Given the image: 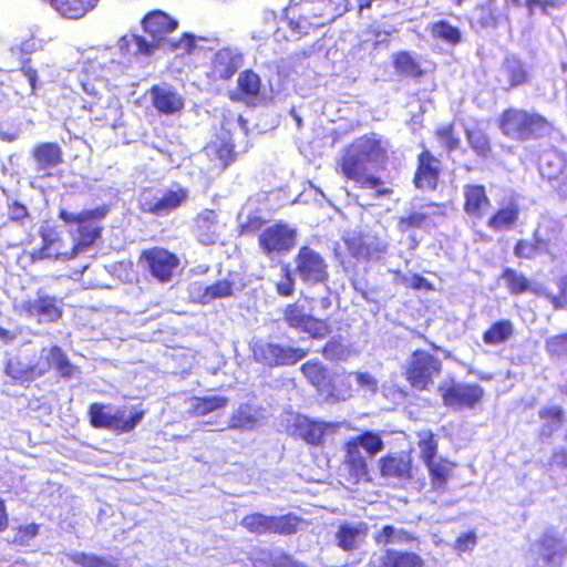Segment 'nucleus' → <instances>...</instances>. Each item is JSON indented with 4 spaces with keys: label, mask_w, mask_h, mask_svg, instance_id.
Listing matches in <instances>:
<instances>
[{
    "label": "nucleus",
    "mask_w": 567,
    "mask_h": 567,
    "mask_svg": "<svg viewBox=\"0 0 567 567\" xmlns=\"http://www.w3.org/2000/svg\"><path fill=\"white\" fill-rule=\"evenodd\" d=\"M282 318L289 328L307 333L312 340H323L329 337L332 331L327 319L306 313L302 306L295 302L285 306Z\"/></svg>",
    "instance_id": "13"
},
{
    "label": "nucleus",
    "mask_w": 567,
    "mask_h": 567,
    "mask_svg": "<svg viewBox=\"0 0 567 567\" xmlns=\"http://www.w3.org/2000/svg\"><path fill=\"white\" fill-rule=\"evenodd\" d=\"M405 287L413 290H425L430 291L433 289V285L419 274H414L411 278L402 277L400 280Z\"/></svg>",
    "instance_id": "64"
},
{
    "label": "nucleus",
    "mask_w": 567,
    "mask_h": 567,
    "mask_svg": "<svg viewBox=\"0 0 567 567\" xmlns=\"http://www.w3.org/2000/svg\"><path fill=\"white\" fill-rule=\"evenodd\" d=\"M501 133L516 142L538 140L553 130L551 123L536 112L519 107H506L497 118Z\"/></svg>",
    "instance_id": "2"
},
{
    "label": "nucleus",
    "mask_w": 567,
    "mask_h": 567,
    "mask_svg": "<svg viewBox=\"0 0 567 567\" xmlns=\"http://www.w3.org/2000/svg\"><path fill=\"white\" fill-rule=\"evenodd\" d=\"M437 392L446 408L457 410L476 408L485 395V391L480 384L455 380L440 384Z\"/></svg>",
    "instance_id": "11"
},
{
    "label": "nucleus",
    "mask_w": 567,
    "mask_h": 567,
    "mask_svg": "<svg viewBox=\"0 0 567 567\" xmlns=\"http://www.w3.org/2000/svg\"><path fill=\"white\" fill-rule=\"evenodd\" d=\"M261 79L251 69L241 71L237 78L236 91L230 94V100L254 105L261 93Z\"/></svg>",
    "instance_id": "24"
},
{
    "label": "nucleus",
    "mask_w": 567,
    "mask_h": 567,
    "mask_svg": "<svg viewBox=\"0 0 567 567\" xmlns=\"http://www.w3.org/2000/svg\"><path fill=\"white\" fill-rule=\"evenodd\" d=\"M427 29L434 39L442 40L451 45H456L462 41L458 28L446 20L433 22Z\"/></svg>",
    "instance_id": "46"
},
{
    "label": "nucleus",
    "mask_w": 567,
    "mask_h": 567,
    "mask_svg": "<svg viewBox=\"0 0 567 567\" xmlns=\"http://www.w3.org/2000/svg\"><path fill=\"white\" fill-rule=\"evenodd\" d=\"M256 416L251 412L248 404L240 405L233 412L228 421V429L231 430H249L255 426Z\"/></svg>",
    "instance_id": "52"
},
{
    "label": "nucleus",
    "mask_w": 567,
    "mask_h": 567,
    "mask_svg": "<svg viewBox=\"0 0 567 567\" xmlns=\"http://www.w3.org/2000/svg\"><path fill=\"white\" fill-rule=\"evenodd\" d=\"M533 74L529 65L517 55H507L504 58L499 69L498 82L505 83L503 87L506 92L529 85Z\"/></svg>",
    "instance_id": "18"
},
{
    "label": "nucleus",
    "mask_w": 567,
    "mask_h": 567,
    "mask_svg": "<svg viewBox=\"0 0 567 567\" xmlns=\"http://www.w3.org/2000/svg\"><path fill=\"white\" fill-rule=\"evenodd\" d=\"M347 248L351 256L354 258L369 259L371 256L370 247L364 244L361 239H350L347 241Z\"/></svg>",
    "instance_id": "63"
},
{
    "label": "nucleus",
    "mask_w": 567,
    "mask_h": 567,
    "mask_svg": "<svg viewBox=\"0 0 567 567\" xmlns=\"http://www.w3.org/2000/svg\"><path fill=\"white\" fill-rule=\"evenodd\" d=\"M266 219L258 215H248L244 223L238 225L237 231L239 236H252L261 233Z\"/></svg>",
    "instance_id": "61"
},
{
    "label": "nucleus",
    "mask_w": 567,
    "mask_h": 567,
    "mask_svg": "<svg viewBox=\"0 0 567 567\" xmlns=\"http://www.w3.org/2000/svg\"><path fill=\"white\" fill-rule=\"evenodd\" d=\"M551 165V161L547 159L546 163H542L540 171L542 175L548 181H554L557 184L554 186L555 190L561 198L567 197V176L564 175L563 169L559 171L558 174H554L547 169V166Z\"/></svg>",
    "instance_id": "59"
},
{
    "label": "nucleus",
    "mask_w": 567,
    "mask_h": 567,
    "mask_svg": "<svg viewBox=\"0 0 567 567\" xmlns=\"http://www.w3.org/2000/svg\"><path fill=\"white\" fill-rule=\"evenodd\" d=\"M320 353L328 361H341L348 358L349 349L338 336L329 339L320 349Z\"/></svg>",
    "instance_id": "55"
},
{
    "label": "nucleus",
    "mask_w": 567,
    "mask_h": 567,
    "mask_svg": "<svg viewBox=\"0 0 567 567\" xmlns=\"http://www.w3.org/2000/svg\"><path fill=\"white\" fill-rule=\"evenodd\" d=\"M369 527L364 522L357 525L341 524L336 532L337 546L343 551H353L364 542Z\"/></svg>",
    "instance_id": "29"
},
{
    "label": "nucleus",
    "mask_w": 567,
    "mask_h": 567,
    "mask_svg": "<svg viewBox=\"0 0 567 567\" xmlns=\"http://www.w3.org/2000/svg\"><path fill=\"white\" fill-rule=\"evenodd\" d=\"M187 198L188 190L185 187L168 189L159 199L147 204V206L143 208V212L154 216H164L181 207Z\"/></svg>",
    "instance_id": "28"
},
{
    "label": "nucleus",
    "mask_w": 567,
    "mask_h": 567,
    "mask_svg": "<svg viewBox=\"0 0 567 567\" xmlns=\"http://www.w3.org/2000/svg\"><path fill=\"white\" fill-rule=\"evenodd\" d=\"M138 265L159 284L173 280L181 266L179 257L165 247L154 246L140 252Z\"/></svg>",
    "instance_id": "9"
},
{
    "label": "nucleus",
    "mask_w": 567,
    "mask_h": 567,
    "mask_svg": "<svg viewBox=\"0 0 567 567\" xmlns=\"http://www.w3.org/2000/svg\"><path fill=\"white\" fill-rule=\"evenodd\" d=\"M30 156L34 163L37 172H41L44 177H52L53 169L61 166L64 162V153L56 142H40L35 144Z\"/></svg>",
    "instance_id": "19"
},
{
    "label": "nucleus",
    "mask_w": 567,
    "mask_h": 567,
    "mask_svg": "<svg viewBox=\"0 0 567 567\" xmlns=\"http://www.w3.org/2000/svg\"><path fill=\"white\" fill-rule=\"evenodd\" d=\"M293 260L296 271L302 282L319 285L328 281V264L323 256L310 246H301Z\"/></svg>",
    "instance_id": "15"
},
{
    "label": "nucleus",
    "mask_w": 567,
    "mask_h": 567,
    "mask_svg": "<svg viewBox=\"0 0 567 567\" xmlns=\"http://www.w3.org/2000/svg\"><path fill=\"white\" fill-rule=\"evenodd\" d=\"M238 70L236 56L227 49L218 50L212 61L208 76L213 81H226L231 79Z\"/></svg>",
    "instance_id": "30"
},
{
    "label": "nucleus",
    "mask_w": 567,
    "mask_h": 567,
    "mask_svg": "<svg viewBox=\"0 0 567 567\" xmlns=\"http://www.w3.org/2000/svg\"><path fill=\"white\" fill-rule=\"evenodd\" d=\"M431 216L427 213L411 209L406 215L400 216L396 220V228L405 234L414 229H421L430 225Z\"/></svg>",
    "instance_id": "47"
},
{
    "label": "nucleus",
    "mask_w": 567,
    "mask_h": 567,
    "mask_svg": "<svg viewBox=\"0 0 567 567\" xmlns=\"http://www.w3.org/2000/svg\"><path fill=\"white\" fill-rule=\"evenodd\" d=\"M442 174V163L430 150L424 148L416 156L412 183L416 189L434 192Z\"/></svg>",
    "instance_id": "17"
},
{
    "label": "nucleus",
    "mask_w": 567,
    "mask_h": 567,
    "mask_svg": "<svg viewBox=\"0 0 567 567\" xmlns=\"http://www.w3.org/2000/svg\"><path fill=\"white\" fill-rule=\"evenodd\" d=\"M208 150L212 153V158L219 162L220 169H226L237 157L235 144L228 140L213 142Z\"/></svg>",
    "instance_id": "45"
},
{
    "label": "nucleus",
    "mask_w": 567,
    "mask_h": 567,
    "mask_svg": "<svg viewBox=\"0 0 567 567\" xmlns=\"http://www.w3.org/2000/svg\"><path fill=\"white\" fill-rule=\"evenodd\" d=\"M392 65L400 75L405 78L421 79L425 74L421 64L405 50L398 51L393 54Z\"/></svg>",
    "instance_id": "41"
},
{
    "label": "nucleus",
    "mask_w": 567,
    "mask_h": 567,
    "mask_svg": "<svg viewBox=\"0 0 567 567\" xmlns=\"http://www.w3.org/2000/svg\"><path fill=\"white\" fill-rule=\"evenodd\" d=\"M417 436L420 458L427 470L431 489L436 493H444L453 477L456 465L449 458L437 455L439 443L432 431H424Z\"/></svg>",
    "instance_id": "4"
},
{
    "label": "nucleus",
    "mask_w": 567,
    "mask_h": 567,
    "mask_svg": "<svg viewBox=\"0 0 567 567\" xmlns=\"http://www.w3.org/2000/svg\"><path fill=\"white\" fill-rule=\"evenodd\" d=\"M546 351L553 357L567 354V332L554 334L545 341Z\"/></svg>",
    "instance_id": "60"
},
{
    "label": "nucleus",
    "mask_w": 567,
    "mask_h": 567,
    "mask_svg": "<svg viewBox=\"0 0 567 567\" xmlns=\"http://www.w3.org/2000/svg\"><path fill=\"white\" fill-rule=\"evenodd\" d=\"M25 310L29 315L35 316L39 320L48 322L58 321L62 315L61 301L53 296H38L33 301L25 305Z\"/></svg>",
    "instance_id": "27"
},
{
    "label": "nucleus",
    "mask_w": 567,
    "mask_h": 567,
    "mask_svg": "<svg viewBox=\"0 0 567 567\" xmlns=\"http://www.w3.org/2000/svg\"><path fill=\"white\" fill-rule=\"evenodd\" d=\"M39 236L42 240L40 248L30 254V260L37 262L44 259L71 260L73 247L65 249V241L62 233L55 225H43L39 228Z\"/></svg>",
    "instance_id": "16"
},
{
    "label": "nucleus",
    "mask_w": 567,
    "mask_h": 567,
    "mask_svg": "<svg viewBox=\"0 0 567 567\" xmlns=\"http://www.w3.org/2000/svg\"><path fill=\"white\" fill-rule=\"evenodd\" d=\"M178 22L162 10H153L142 19V28L157 44L175 31Z\"/></svg>",
    "instance_id": "23"
},
{
    "label": "nucleus",
    "mask_w": 567,
    "mask_h": 567,
    "mask_svg": "<svg viewBox=\"0 0 567 567\" xmlns=\"http://www.w3.org/2000/svg\"><path fill=\"white\" fill-rule=\"evenodd\" d=\"M561 543V538L555 535L545 534L540 537L539 547L543 550L545 564H561L567 555V546Z\"/></svg>",
    "instance_id": "40"
},
{
    "label": "nucleus",
    "mask_w": 567,
    "mask_h": 567,
    "mask_svg": "<svg viewBox=\"0 0 567 567\" xmlns=\"http://www.w3.org/2000/svg\"><path fill=\"white\" fill-rule=\"evenodd\" d=\"M297 241V230L284 221L264 228L258 236L260 250L268 257L289 252Z\"/></svg>",
    "instance_id": "14"
},
{
    "label": "nucleus",
    "mask_w": 567,
    "mask_h": 567,
    "mask_svg": "<svg viewBox=\"0 0 567 567\" xmlns=\"http://www.w3.org/2000/svg\"><path fill=\"white\" fill-rule=\"evenodd\" d=\"M303 524L305 519L292 512L278 516L252 512L245 515L239 522V525L250 534H275L280 536L297 534Z\"/></svg>",
    "instance_id": "8"
},
{
    "label": "nucleus",
    "mask_w": 567,
    "mask_h": 567,
    "mask_svg": "<svg viewBox=\"0 0 567 567\" xmlns=\"http://www.w3.org/2000/svg\"><path fill=\"white\" fill-rule=\"evenodd\" d=\"M464 133L468 147L478 158L488 159L493 156V146L485 131L466 128Z\"/></svg>",
    "instance_id": "43"
},
{
    "label": "nucleus",
    "mask_w": 567,
    "mask_h": 567,
    "mask_svg": "<svg viewBox=\"0 0 567 567\" xmlns=\"http://www.w3.org/2000/svg\"><path fill=\"white\" fill-rule=\"evenodd\" d=\"M329 424L309 419L297 421L295 424V433L297 437L303 440L312 446H320L323 443V436Z\"/></svg>",
    "instance_id": "35"
},
{
    "label": "nucleus",
    "mask_w": 567,
    "mask_h": 567,
    "mask_svg": "<svg viewBox=\"0 0 567 567\" xmlns=\"http://www.w3.org/2000/svg\"><path fill=\"white\" fill-rule=\"evenodd\" d=\"M501 278L505 281L506 288L512 296H519L527 292L540 296L542 287L534 286L529 278L514 268H503Z\"/></svg>",
    "instance_id": "33"
},
{
    "label": "nucleus",
    "mask_w": 567,
    "mask_h": 567,
    "mask_svg": "<svg viewBox=\"0 0 567 567\" xmlns=\"http://www.w3.org/2000/svg\"><path fill=\"white\" fill-rule=\"evenodd\" d=\"M384 447V443L378 433L363 431L357 436L350 437L343 443V465L347 468L348 481L352 484L370 482V470L363 449L369 456H374Z\"/></svg>",
    "instance_id": "3"
},
{
    "label": "nucleus",
    "mask_w": 567,
    "mask_h": 567,
    "mask_svg": "<svg viewBox=\"0 0 567 567\" xmlns=\"http://www.w3.org/2000/svg\"><path fill=\"white\" fill-rule=\"evenodd\" d=\"M496 2L497 0H485L476 6L475 10L478 12L477 24L480 27L489 28L497 24L499 12Z\"/></svg>",
    "instance_id": "53"
},
{
    "label": "nucleus",
    "mask_w": 567,
    "mask_h": 567,
    "mask_svg": "<svg viewBox=\"0 0 567 567\" xmlns=\"http://www.w3.org/2000/svg\"><path fill=\"white\" fill-rule=\"evenodd\" d=\"M234 295V284L221 279L206 286L199 295L202 303H208L215 299L227 298Z\"/></svg>",
    "instance_id": "48"
},
{
    "label": "nucleus",
    "mask_w": 567,
    "mask_h": 567,
    "mask_svg": "<svg viewBox=\"0 0 567 567\" xmlns=\"http://www.w3.org/2000/svg\"><path fill=\"white\" fill-rule=\"evenodd\" d=\"M377 545L386 546L393 543L411 544L417 542V537L408 529H395L392 525H383L373 535Z\"/></svg>",
    "instance_id": "44"
},
{
    "label": "nucleus",
    "mask_w": 567,
    "mask_h": 567,
    "mask_svg": "<svg viewBox=\"0 0 567 567\" xmlns=\"http://www.w3.org/2000/svg\"><path fill=\"white\" fill-rule=\"evenodd\" d=\"M152 106L163 115L181 113L185 106L184 97L171 85L154 84L150 89Z\"/></svg>",
    "instance_id": "21"
},
{
    "label": "nucleus",
    "mask_w": 567,
    "mask_h": 567,
    "mask_svg": "<svg viewBox=\"0 0 567 567\" xmlns=\"http://www.w3.org/2000/svg\"><path fill=\"white\" fill-rule=\"evenodd\" d=\"M218 215L215 209L204 208L194 217L193 231L203 245H214L218 239Z\"/></svg>",
    "instance_id": "26"
},
{
    "label": "nucleus",
    "mask_w": 567,
    "mask_h": 567,
    "mask_svg": "<svg viewBox=\"0 0 567 567\" xmlns=\"http://www.w3.org/2000/svg\"><path fill=\"white\" fill-rule=\"evenodd\" d=\"M443 371L440 357L425 349H416L409 355L403 375L409 385L416 391H426Z\"/></svg>",
    "instance_id": "7"
},
{
    "label": "nucleus",
    "mask_w": 567,
    "mask_h": 567,
    "mask_svg": "<svg viewBox=\"0 0 567 567\" xmlns=\"http://www.w3.org/2000/svg\"><path fill=\"white\" fill-rule=\"evenodd\" d=\"M386 142L375 133L364 134L347 146L338 161V172L359 188L373 189L375 197L390 196L393 189L369 171V164L388 162Z\"/></svg>",
    "instance_id": "1"
},
{
    "label": "nucleus",
    "mask_w": 567,
    "mask_h": 567,
    "mask_svg": "<svg viewBox=\"0 0 567 567\" xmlns=\"http://www.w3.org/2000/svg\"><path fill=\"white\" fill-rule=\"evenodd\" d=\"M538 417L542 421L539 437H550L567 421L566 412L560 405H545L539 409Z\"/></svg>",
    "instance_id": "32"
},
{
    "label": "nucleus",
    "mask_w": 567,
    "mask_h": 567,
    "mask_svg": "<svg viewBox=\"0 0 567 567\" xmlns=\"http://www.w3.org/2000/svg\"><path fill=\"white\" fill-rule=\"evenodd\" d=\"M423 558L410 550L388 548L380 559V567H424Z\"/></svg>",
    "instance_id": "36"
},
{
    "label": "nucleus",
    "mask_w": 567,
    "mask_h": 567,
    "mask_svg": "<svg viewBox=\"0 0 567 567\" xmlns=\"http://www.w3.org/2000/svg\"><path fill=\"white\" fill-rule=\"evenodd\" d=\"M89 421L94 429H105L115 434H124L133 431L144 417V411L140 410L125 417L124 411L118 410L114 414L106 411L102 403H91L89 406Z\"/></svg>",
    "instance_id": "12"
},
{
    "label": "nucleus",
    "mask_w": 567,
    "mask_h": 567,
    "mask_svg": "<svg viewBox=\"0 0 567 567\" xmlns=\"http://www.w3.org/2000/svg\"><path fill=\"white\" fill-rule=\"evenodd\" d=\"M228 399L221 395L195 398L192 405V414L195 416H204L218 409L225 408Z\"/></svg>",
    "instance_id": "50"
},
{
    "label": "nucleus",
    "mask_w": 567,
    "mask_h": 567,
    "mask_svg": "<svg viewBox=\"0 0 567 567\" xmlns=\"http://www.w3.org/2000/svg\"><path fill=\"white\" fill-rule=\"evenodd\" d=\"M41 359L44 360V364H40V369H45V373L54 369L60 378L70 379L78 372V367L70 361L64 350L56 344L44 349Z\"/></svg>",
    "instance_id": "25"
},
{
    "label": "nucleus",
    "mask_w": 567,
    "mask_h": 567,
    "mask_svg": "<svg viewBox=\"0 0 567 567\" xmlns=\"http://www.w3.org/2000/svg\"><path fill=\"white\" fill-rule=\"evenodd\" d=\"M40 532V524L30 523L25 525H19L14 528V535L8 543L18 547H27L30 542L34 539Z\"/></svg>",
    "instance_id": "57"
},
{
    "label": "nucleus",
    "mask_w": 567,
    "mask_h": 567,
    "mask_svg": "<svg viewBox=\"0 0 567 567\" xmlns=\"http://www.w3.org/2000/svg\"><path fill=\"white\" fill-rule=\"evenodd\" d=\"M514 334V324L509 319L496 320L483 332L486 346H498L507 342Z\"/></svg>",
    "instance_id": "42"
},
{
    "label": "nucleus",
    "mask_w": 567,
    "mask_h": 567,
    "mask_svg": "<svg viewBox=\"0 0 567 567\" xmlns=\"http://www.w3.org/2000/svg\"><path fill=\"white\" fill-rule=\"evenodd\" d=\"M433 134L446 152H453L460 147L461 140L456 134L453 122L436 127Z\"/></svg>",
    "instance_id": "54"
},
{
    "label": "nucleus",
    "mask_w": 567,
    "mask_h": 567,
    "mask_svg": "<svg viewBox=\"0 0 567 567\" xmlns=\"http://www.w3.org/2000/svg\"><path fill=\"white\" fill-rule=\"evenodd\" d=\"M557 293H553L547 289L542 288L540 296L544 297L555 310H561L567 308V272L558 276L555 279Z\"/></svg>",
    "instance_id": "51"
},
{
    "label": "nucleus",
    "mask_w": 567,
    "mask_h": 567,
    "mask_svg": "<svg viewBox=\"0 0 567 567\" xmlns=\"http://www.w3.org/2000/svg\"><path fill=\"white\" fill-rule=\"evenodd\" d=\"M492 208V200L485 185L478 183L463 186V212L474 220L483 219Z\"/></svg>",
    "instance_id": "20"
},
{
    "label": "nucleus",
    "mask_w": 567,
    "mask_h": 567,
    "mask_svg": "<svg viewBox=\"0 0 567 567\" xmlns=\"http://www.w3.org/2000/svg\"><path fill=\"white\" fill-rule=\"evenodd\" d=\"M100 0H50L51 6L64 18L80 19L93 10Z\"/></svg>",
    "instance_id": "38"
},
{
    "label": "nucleus",
    "mask_w": 567,
    "mask_h": 567,
    "mask_svg": "<svg viewBox=\"0 0 567 567\" xmlns=\"http://www.w3.org/2000/svg\"><path fill=\"white\" fill-rule=\"evenodd\" d=\"M69 558L80 567H121L115 559L85 551L72 553Z\"/></svg>",
    "instance_id": "49"
},
{
    "label": "nucleus",
    "mask_w": 567,
    "mask_h": 567,
    "mask_svg": "<svg viewBox=\"0 0 567 567\" xmlns=\"http://www.w3.org/2000/svg\"><path fill=\"white\" fill-rule=\"evenodd\" d=\"M561 233L563 225L558 219L544 217L534 228L530 239L520 238L515 241L513 254L519 260H533L540 254L554 257L551 247Z\"/></svg>",
    "instance_id": "6"
},
{
    "label": "nucleus",
    "mask_w": 567,
    "mask_h": 567,
    "mask_svg": "<svg viewBox=\"0 0 567 567\" xmlns=\"http://www.w3.org/2000/svg\"><path fill=\"white\" fill-rule=\"evenodd\" d=\"M353 372H343L340 379V388H338L333 382L331 383V388L329 390V396L336 400H347L352 398L353 395V386L351 384V377Z\"/></svg>",
    "instance_id": "58"
},
{
    "label": "nucleus",
    "mask_w": 567,
    "mask_h": 567,
    "mask_svg": "<svg viewBox=\"0 0 567 567\" xmlns=\"http://www.w3.org/2000/svg\"><path fill=\"white\" fill-rule=\"evenodd\" d=\"M279 266L280 279L275 284V289L278 296L288 298L295 292L296 280L288 262L281 261Z\"/></svg>",
    "instance_id": "56"
},
{
    "label": "nucleus",
    "mask_w": 567,
    "mask_h": 567,
    "mask_svg": "<svg viewBox=\"0 0 567 567\" xmlns=\"http://www.w3.org/2000/svg\"><path fill=\"white\" fill-rule=\"evenodd\" d=\"M300 372L317 391L329 394L332 379L329 370L321 362L308 360L300 365Z\"/></svg>",
    "instance_id": "31"
},
{
    "label": "nucleus",
    "mask_w": 567,
    "mask_h": 567,
    "mask_svg": "<svg viewBox=\"0 0 567 567\" xmlns=\"http://www.w3.org/2000/svg\"><path fill=\"white\" fill-rule=\"evenodd\" d=\"M254 567H306L302 563L297 561L293 557L285 551L275 553L270 549H260L255 558H252Z\"/></svg>",
    "instance_id": "39"
},
{
    "label": "nucleus",
    "mask_w": 567,
    "mask_h": 567,
    "mask_svg": "<svg viewBox=\"0 0 567 567\" xmlns=\"http://www.w3.org/2000/svg\"><path fill=\"white\" fill-rule=\"evenodd\" d=\"M519 206L515 202L499 206L488 218L487 226L494 231L512 229L519 218Z\"/></svg>",
    "instance_id": "34"
},
{
    "label": "nucleus",
    "mask_w": 567,
    "mask_h": 567,
    "mask_svg": "<svg viewBox=\"0 0 567 567\" xmlns=\"http://www.w3.org/2000/svg\"><path fill=\"white\" fill-rule=\"evenodd\" d=\"M107 212L109 209L104 205L78 214H72L66 209L58 212L59 219L65 225H76V236L72 244L73 255L78 256L87 250L100 238L103 227L99 225V221L106 216Z\"/></svg>",
    "instance_id": "5"
},
{
    "label": "nucleus",
    "mask_w": 567,
    "mask_h": 567,
    "mask_svg": "<svg viewBox=\"0 0 567 567\" xmlns=\"http://www.w3.org/2000/svg\"><path fill=\"white\" fill-rule=\"evenodd\" d=\"M308 350L300 347L259 341L252 347L254 359L269 368L293 365L308 355Z\"/></svg>",
    "instance_id": "10"
},
{
    "label": "nucleus",
    "mask_w": 567,
    "mask_h": 567,
    "mask_svg": "<svg viewBox=\"0 0 567 567\" xmlns=\"http://www.w3.org/2000/svg\"><path fill=\"white\" fill-rule=\"evenodd\" d=\"M4 373L14 383H30L45 374V369H40V364L22 365L19 361L8 360L4 364Z\"/></svg>",
    "instance_id": "37"
},
{
    "label": "nucleus",
    "mask_w": 567,
    "mask_h": 567,
    "mask_svg": "<svg viewBox=\"0 0 567 567\" xmlns=\"http://www.w3.org/2000/svg\"><path fill=\"white\" fill-rule=\"evenodd\" d=\"M380 475L409 481L413 477V461L406 453H388L379 458Z\"/></svg>",
    "instance_id": "22"
},
{
    "label": "nucleus",
    "mask_w": 567,
    "mask_h": 567,
    "mask_svg": "<svg viewBox=\"0 0 567 567\" xmlns=\"http://www.w3.org/2000/svg\"><path fill=\"white\" fill-rule=\"evenodd\" d=\"M477 544L476 534L473 530L466 532L460 535L454 544L453 548L457 554H463L465 551H471Z\"/></svg>",
    "instance_id": "62"
}]
</instances>
